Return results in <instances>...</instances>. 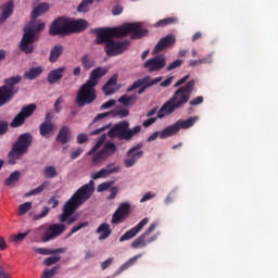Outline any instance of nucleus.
Instances as JSON below:
<instances>
[{"label": "nucleus", "instance_id": "1", "mask_svg": "<svg viewBox=\"0 0 278 278\" xmlns=\"http://www.w3.org/2000/svg\"><path fill=\"white\" fill-rule=\"evenodd\" d=\"M96 45H105L104 51L109 58L121 55L129 49L131 41H115L114 38H127L130 34L131 40H140L149 36V29L142 28V23H125L116 27L94 28Z\"/></svg>", "mask_w": 278, "mask_h": 278}, {"label": "nucleus", "instance_id": "2", "mask_svg": "<svg viewBox=\"0 0 278 278\" xmlns=\"http://www.w3.org/2000/svg\"><path fill=\"white\" fill-rule=\"evenodd\" d=\"M50 10L48 2H40L30 12L31 21L23 28V37L20 41V50L29 55L34 53V43L40 40V31L45 30V22H36V18L47 14Z\"/></svg>", "mask_w": 278, "mask_h": 278}, {"label": "nucleus", "instance_id": "3", "mask_svg": "<svg viewBox=\"0 0 278 278\" xmlns=\"http://www.w3.org/2000/svg\"><path fill=\"white\" fill-rule=\"evenodd\" d=\"M188 79H190V74L185 75L182 78L175 83L174 88L178 89L173 93L172 98L167 100L157 111V118H165V116H170V114H175L177 110L184 108L186 103H189L190 98L192 97V91L194 90V86H197V80L191 79L188 81Z\"/></svg>", "mask_w": 278, "mask_h": 278}, {"label": "nucleus", "instance_id": "4", "mask_svg": "<svg viewBox=\"0 0 278 278\" xmlns=\"http://www.w3.org/2000/svg\"><path fill=\"white\" fill-rule=\"evenodd\" d=\"M94 180H90L88 184L78 188L70 200L65 202L63 212L59 216L60 223H66V225L77 223V216H73V214H75V212H77L86 201H89V199L94 194Z\"/></svg>", "mask_w": 278, "mask_h": 278}, {"label": "nucleus", "instance_id": "5", "mask_svg": "<svg viewBox=\"0 0 278 278\" xmlns=\"http://www.w3.org/2000/svg\"><path fill=\"white\" fill-rule=\"evenodd\" d=\"M34 144V135L25 132L18 136L16 142L13 143L11 151L8 153L9 164H16V160H21L29 153V147Z\"/></svg>", "mask_w": 278, "mask_h": 278}, {"label": "nucleus", "instance_id": "6", "mask_svg": "<svg viewBox=\"0 0 278 278\" xmlns=\"http://www.w3.org/2000/svg\"><path fill=\"white\" fill-rule=\"evenodd\" d=\"M142 131V126L137 125L134 128H129V122L123 121L115 124L108 132L109 138H117V140H126L129 142L134 136Z\"/></svg>", "mask_w": 278, "mask_h": 278}, {"label": "nucleus", "instance_id": "7", "mask_svg": "<svg viewBox=\"0 0 278 278\" xmlns=\"http://www.w3.org/2000/svg\"><path fill=\"white\" fill-rule=\"evenodd\" d=\"M93 101H97V86L86 81L79 87L75 103L77 108H85V105H91Z\"/></svg>", "mask_w": 278, "mask_h": 278}, {"label": "nucleus", "instance_id": "8", "mask_svg": "<svg viewBox=\"0 0 278 278\" xmlns=\"http://www.w3.org/2000/svg\"><path fill=\"white\" fill-rule=\"evenodd\" d=\"M22 79L23 78L17 75L4 80V85L0 87V108L8 105V103L14 99V96L18 92V89H14V87L16 84H21Z\"/></svg>", "mask_w": 278, "mask_h": 278}, {"label": "nucleus", "instance_id": "9", "mask_svg": "<svg viewBox=\"0 0 278 278\" xmlns=\"http://www.w3.org/2000/svg\"><path fill=\"white\" fill-rule=\"evenodd\" d=\"M199 121V116H192L188 119H178L173 125L165 127L161 130V140L166 138H173V136H177L180 129H190V127H194V124Z\"/></svg>", "mask_w": 278, "mask_h": 278}, {"label": "nucleus", "instance_id": "10", "mask_svg": "<svg viewBox=\"0 0 278 278\" xmlns=\"http://www.w3.org/2000/svg\"><path fill=\"white\" fill-rule=\"evenodd\" d=\"M156 227H157V223L153 222L149 226L147 231L141 233L137 239H135L132 241L131 248L132 249H144V247H147V244H151V243L155 242L157 240V238L160 237V232H156L152 236H151V233H153V231H155Z\"/></svg>", "mask_w": 278, "mask_h": 278}, {"label": "nucleus", "instance_id": "11", "mask_svg": "<svg viewBox=\"0 0 278 278\" xmlns=\"http://www.w3.org/2000/svg\"><path fill=\"white\" fill-rule=\"evenodd\" d=\"M162 81V77H156L151 79V76H146L143 78L137 79L127 90L126 92H134L137 90V94H144L147 92V88H151V86H155V84H160Z\"/></svg>", "mask_w": 278, "mask_h": 278}, {"label": "nucleus", "instance_id": "12", "mask_svg": "<svg viewBox=\"0 0 278 278\" xmlns=\"http://www.w3.org/2000/svg\"><path fill=\"white\" fill-rule=\"evenodd\" d=\"M50 36H70L68 20L59 17L52 22L49 28Z\"/></svg>", "mask_w": 278, "mask_h": 278}, {"label": "nucleus", "instance_id": "13", "mask_svg": "<svg viewBox=\"0 0 278 278\" xmlns=\"http://www.w3.org/2000/svg\"><path fill=\"white\" fill-rule=\"evenodd\" d=\"M64 231H66V225L52 224L41 235V241L51 242V240H55V238H60V236H62Z\"/></svg>", "mask_w": 278, "mask_h": 278}, {"label": "nucleus", "instance_id": "14", "mask_svg": "<svg viewBox=\"0 0 278 278\" xmlns=\"http://www.w3.org/2000/svg\"><path fill=\"white\" fill-rule=\"evenodd\" d=\"M142 143H137L127 151V159L124 161V166L126 168H131V166H136L138 160H140V157L144 155V151L140 150L142 149Z\"/></svg>", "mask_w": 278, "mask_h": 278}, {"label": "nucleus", "instance_id": "15", "mask_svg": "<svg viewBox=\"0 0 278 278\" xmlns=\"http://www.w3.org/2000/svg\"><path fill=\"white\" fill-rule=\"evenodd\" d=\"M34 112H36V104L31 103L23 106L18 114L13 118L11 127H21L22 125H25L26 118H29Z\"/></svg>", "mask_w": 278, "mask_h": 278}, {"label": "nucleus", "instance_id": "16", "mask_svg": "<svg viewBox=\"0 0 278 278\" xmlns=\"http://www.w3.org/2000/svg\"><path fill=\"white\" fill-rule=\"evenodd\" d=\"M166 66V56L164 55H156L152 59H149L144 64L143 67L148 68L150 73H155L157 71H162Z\"/></svg>", "mask_w": 278, "mask_h": 278}, {"label": "nucleus", "instance_id": "17", "mask_svg": "<svg viewBox=\"0 0 278 278\" xmlns=\"http://www.w3.org/2000/svg\"><path fill=\"white\" fill-rule=\"evenodd\" d=\"M117 151L116 144L112 142H106L98 153L93 155L92 161L99 162V160H108V157H112Z\"/></svg>", "mask_w": 278, "mask_h": 278}, {"label": "nucleus", "instance_id": "18", "mask_svg": "<svg viewBox=\"0 0 278 278\" xmlns=\"http://www.w3.org/2000/svg\"><path fill=\"white\" fill-rule=\"evenodd\" d=\"M131 210V205H129V203L124 202L122 204H119V206L117 207V210L114 212L113 216H112V225H118V223L125 220V217L129 214Z\"/></svg>", "mask_w": 278, "mask_h": 278}, {"label": "nucleus", "instance_id": "19", "mask_svg": "<svg viewBox=\"0 0 278 278\" xmlns=\"http://www.w3.org/2000/svg\"><path fill=\"white\" fill-rule=\"evenodd\" d=\"M149 224V217H144L137 226L131 228L130 230L126 231L121 238L119 242H125L127 240H131L132 238H136L139 232L147 227Z\"/></svg>", "mask_w": 278, "mask_h": 278}, {"label": "nucleus", "instance_id": "20", "mask_svg": "<svg viewBox=\"0 0 278 278\" xmlns=\"http://www.w3.org/2000/svg\"><path fill=\"white\" fill-rule=\"evenodd\" d=\"M177 42L175 35H167L159 40L153 49V54L162 53L165 49L173 47Z\"/></svg>", "mask_w": 278, "mask_h": 278}, {"label": "nucleus", "instance_id": "21", "mask_svg": "<svg viewBox=\"0 0 278 278\" xmlns=\"http://www.w3.org/2000/svg\"><path fill=\"white\" fill-rule=\"evenodd\" d=\"M68 34H79L88 29V21L86 20H73L67 21Z\"/></svg>", "mask_w": 278, "mask_h": 278}, {"label": "nucleus", "instance_id": "22", "mask_svg": "<svg viewBox=\"0 0 278 278\" xmlns=\"http://www.w3.org/2000/svg\"><path fill=\"white\" fill-rule=\"evenodd\" d=\"M55 140L59 142V144H68V142L73 140V131L71 130V126H62L59 129Z\"/></svg>", "mask_w": 278, "mask_h": 278}, {"label": "nucleus", "instance_id": "23", "mask_svg": "<svg viewBox=\"0 0 278 278\" xmlns=\"http://www.w3.org/2000/svg\"><path fill=\"white\" fill-rule=\"evenodd\" d=\"M128 115H129V109H117L115 111L98 114L94 117L93 123H97L98 121H103V118H106V116H118L119 118H126V116Z\"/></svg>", "mask_w": 278, "mask_h": 278}, {"label": "nucleus", "instance_id": "24", "mask_svg": "<svg viewBox=\"0 0 278 278\" xmlns=\"http://www.w3.org/2000/svg\"><path fill=\"white\" fill-rule=\"evenodd\" d=\"M108 75V68L105 67H97L91 71L89 79L87 80L88 84H91L92 86L99 85V79L101 77H105Z\"/></svg>", "mask_w": 278, "mask_h": 278}, {"label": "nucleus", "instance_id": "25", "mask_svg": "<svg viewBox=\"0 0 278 278\" xmlns=\"http://www.w3.org/2000/svg\"><path fill=\"white\" fill-rule=\"evenodd\" d=\"M58 127L53 122H42L39 125V134L41 138H49V136H53V131H55Z\"/></svg>", "mask_w": 278, "mask_h": 278}, {"label": "nucleus", "instance_id": "26", "mask_svg": "<svg viewBox=\"0 0 278 278\" xmlns=\"http://www.w3.org/2000/svg\"><path fill=\"white\" fill-rule=\"evenodd\" d=\"M1 14H0V25H3V23L7 22L12 14H14V2L9 1L1 5Z\"/></svg>", "mask_w": 278, "mask_h": 278}, {"label": "nucleus", "instance_id": "27", "mask_svg": "<svg viewBox=\"0 0 278 278\" xmlns=\"http://www.w3.org/2000/svg\"><path fill=\"white\" fill-rule=\"evenodd\" d=\"M66 72V67H59L56 70H52L48 74V84H58V81H62V77H64V73Z\"/></svg>", "mask_w": 278, "mask_h": 278}, {"label": "nucleus", "instance_id": "28", "mask_svg": "<svg viewBox=\"0 0 278 278\" xmlns=\"http://www.w3.org/2000/svg\"><path fill=\"white\" fill-rule=\"evenodd\" d=\"M118 81V74H114L106 84L102 87V90L106 97H110L111 94H114L116 92V89L112 86H116V83Z\"/></svg>", "mask_w": 278, "mask_h": 278}, {"label": "nucleus", "instance_id": "29", "mask_svg": "<svg viewBox=\"0 0 278 278\" xmlns=\"http://www.w3.org/2000/svg\"><path fill=\"white\" fill-rule=\"evenodd\" d=\"M62 53H64V46L55 45L50 50L49 62L51 64H55V62H58V60H60V58L62 56Z\"/></svg>", "mask_w": 278, "mask_h": 278}, {"label": "nucleus", "instance_id": "30", "mask_svg": "<svg viewBox=\"0 0 278 278\" xmlns=\"http://www.w3.org/2000/svg\"><path fill=\"white\" fill-rule=\"evenodd\" d=\"M43 72L45 70L42 68V66L29 68L27 72H25L24 79H29L30 81H34V79H38V77H40Z\"/></svg>", "mask_w": 278, "mask_h": 278}, {"label": "nucleus", "instance_id": "31", "mask_svg": "<svg viewBox=\"0 0 278 278\" xmlns=\"http://www.w3.org/2000/svg\"><path fill=\"white\" fill-rule=\"evenodd\" d=\"M33 250L39 255H55L58 253H66V250L64 248H59L54 250H51L49 248H33Z\"/></svg>", "mask_w": 278, "mask_h": 278}, {"label": "nucleus", "instance_id": "32", "mask_svg": "<svg viewBox=\"0 0 278 278\" xmlns=\"http://www.w3.org/2000/svg\"><path fill=\"white\" fill-rule=\"evenodd\" d=\"M140 257H142V254H137L135 256H132L131 258H129L126 263H124L116 271H115V277L121 275V273H125V270H127L129 267L134 266V264H136V262H138V260H140Z\"/></svg>", "mask_w": 278, "mask_h": 278}, {"label": "nucleus", "instance_id": "33", "mask_svg": "<svg viewBox=\"0 0 278 278\" xmlns=\"http://www.w3.org/2000/svg\"><path fill=\"white\" fill-rule=\"evenodd\" d=\"M140 257H142V254H137L135 256H132L131 258H129L126 263H124L116 271H115V277L121 275V273H125V270H127L129 267L134 266V264H136V262H138V260H140Z\"/></svg>", "mask_w": 278, "mask_h": 278}, {"label": "nucleus", "instance_id": "34", "mask_svg": "<svg viewBox=\"0 0 278 278\" xmlns=\"http://www.w3.org/2000/svg\"><path fill=\"white\" fill-rule=\"evenodd\" d=\"M96 233L100 235L99 240H106V238H110V236H112V229H110V224H101L96 230Z\"/></svg>", "mask_w": 278, "mask_h": 278}, {"label": "nucleus", "instance_id": "35", "mask_svg": "<svg viewBox=\"0 0 278 278\" xmlns=\"http://www.w3.org/2000/svg\"><path fill=\"white\" fill-rule=\"evenodd\" d=\"M21 180V173L18 170L13 172L10 176L4 180V186L8 188H12L18 184Z\"/></svg>", "mask_w": 278, "mask_h": 278}, {"label": "nucleus", "instance_id": "36", "mask_svg": "<svg viewBox=\"0 0 278 278\" xmlns=\"http://www.w3.org/2000/svg\"><path fill=\"white\" fill-rule=\"evenodd\" d=\"M114 170L106 169L105 167L91 175V179H105L110 177Z\"/></svg>", "mask_w": 278, "mask_h": 278}, {"label": "nucleus", "instance_id": "37", "mask_svg": "<svg viewBox=\"0 0 278 278\" xmlns=\"http://www.w3.org/2000/svg\"><path fill=\"white\" fill-rule=\"evenodd\" d=\"M47 188H49V182L43 181L39 187L27 192L25 197H35L36 194H40L41 192H43V190H47Z\"/></svg>", "mask_w": 278, "mask_h": 278}, {"label": "nucleus", "instance_id": "38", "mask_svg": "<svg viewBox=\"0 0 278 278\" xmlns=\"http://www.w3.org/2000/svg\"><path fill=\"white\" fill-rule=\"evenodd\" d=\"M83 68H85V71H90V68H92V66H94V60H92L88 54H85L81 59H80Z\"/></svg>", "mask_w": 278, "mask_h": 278}, {"label": "nucleus", "instance_id": "39", "mask_svg": "<svg viewBox=\"0 0 278 278\" xmlns=\"http://www.w3.org/2000/svg\"><path fill=\"white\" fill-rule=\"evenodd\" d=\"M97 1H101V0H97ZM92 3H94V0H83L80 4L77 7V12H83L84 14H86V12L90 10V5H92Z\"/></svg>", "mask_w": 278, "mask_h": 278}, {"label": "nucleus", "instance_id": "40", "mask_svg": "<svg viewBox=\"0 0 278 278\" xmlns=\"http://www.w3.org/2000/svg\"><path fill=\"white\" fill-rule=\"evenodd\" d=\"M174 23H177L176 17H167L156 22L154 27H167V25H174Z\"/></svg>", "mask_w": 278, "mask_h": 278}, {"label": "nucleus", "instance_id": "41", "mask_svg": "<svg viewBox=\"0 0 278 278\" xmlns=\"http://www.w3.org/2000/svg\"><path fill=\"white\" fill-rule=\"evenodd\" d=\"M138 101V98L136 96H122L118 99V103H122V105H129V103H136Z\"/></svg>", "mask_w": 278, "mask_h": 278}, {"label": "nucleus", "instance_id": "42", "mask_svg": "<svg viewBox=\"0 0 278 278\" xmlns=\"http://www.w3.org/2000/svg\"><path fill=\"white\" fill-rule=\"evenodd\" d=\"M43 175L46 179H53V177H58V169L53 166H47L43 169Z\"/></svg>", "mask_w": 278, "mask_h": 278}, {"label": "nucleus", "instance_id": "43", "mask_svg": "<svg viewBox=\"0 0 278 278\" xmlns=\"http://www.w3.org/2000/svg\"><path fill=\"white\" fill-rule=\"evenodd\" d=\"M59 266L52 267L51 269H46L42 275L41 278H52L55 277V275H58V270H59Z\"/></svg>", "mask_w": 278, "mask_h": 278}, {"label": "nucleus", "instance_id": "44", "mask_svg": "<svg viewBox=\"0 0 278 278\" xmlns=\"http://www.w3.org/2000/svg\"><path fill=\"white\" fill-rule=\"evenodd\" d=\"M33 204L31 202H25L18 206V214L20 216H24V214L28 213L31 210Z\"/></svg>", "mask_w": 278, "mask_h": 278}, {"label": "nucleus", "instance_id": "45", "mask_svg": "<svg viewBox=\"0 0 278 278\" xmlns=\"http://www.w3.org/2000/svg\"><path fill=\"white\" fill-rule=\"evenodd\" d=\"M88 225H90L88 222H84V223H80L77 226H74L72 228V230L70 231V233L66 236V238H71V236H73V233H77V231H80V229H84V228L88 227Z\"/></svg>", "mask_w": 278, "mask_h": 278}, {"label": "nucleus", "instance_id": "46", "mask_svg": "<svg viewBox=\"0 0 278 278\" xmlns=\"http://www.w3.org/2000/svg\"><path fill=\"white\" fill-rule=\"evenodd\" d=\"M112 186H114V181L102 182L97 187V192H105L106 190H110Z\"/></svg>", "mask_w": 278, "mask_h": 278}, {"label": "nucleus", "instance_id": "47", "mask_svg": "<svg viewBox=\"0 0 278 278\" xmlns=\"http://www.w3.org/2000/svg\"><path fill=\"white\" fill-rule=\"evenodd\" d=\"M60 260H62V257H60V256H50L43 261V264H45V266H53V264H58V262H60Z\"/></svg>", "mask_w": 278, "mask_h": 278}, {"label": "nucleus", "instance_id": "48", "mask_svg": "<svg viewBox=\"0 0 278 278\" xmlns=\"http://www.w3.org/2000/svg\"><path fill=\"white\" fill-rule=\"evenodd\" d=\"M205 101V98H203V96H198L193 99H191L189 101V105H191L192 108L197 106V105H201L203 104V102Z\"/></svg>", "mask_w": 278, "mask_h": 278}, {"label": "nucleus", "instance_id": "49", "mask_svg": "<svg viewBox=\"0 0 278 278\" xmlns=\"http://www.w3.org/2000/svg\"><path fill=\"white\" fill-rule=\"evenodd\" d=\"M106 170H113L111 172V175H114L116 173H121V166L116 165V163H109L106 167H104Z\"/></svg>", "mask_w": 278, "mask_h": 278}, {"label": "nucleus", "instance_id": "50", "mask_svg": "<svg viewBox=\"0 0 278 278\" xmlns=\"http://www.w3.org/2000/svg\"><path fill=\"white\" fill-rule=\"evenodd\" d=\"M26 236H29V230L26 232H20L18 235H13L12 240H13V242H23V239Z\"/></svg>", "mask_w": 278, "mask_h": 278}, {"label": "nucleus", "instance_id": "51", "mask_svg": "<svg viewBox=\"0 0 278 278\" xmlns=\"http://www.w3.org/2000/svg\"><path fill=\"white\" fill-rule=\"evenodd\" d=\"M182 64L184 60H176L167 66V71H175V68H179Z\"/></svg>", "mask_w": 278, "mask_h": 278}, {"label": "nucleus", "instance_id": "52", "mask_svg": "<svg viewBox=\"0 0 278 278\" xmlns=\"http://www.w3.org/2000/svg\"><path fill=\"white\" fill-rule=\"evenodd\" d=\"M201 64H212L214 62V53H208L203 59H200Z\"/></svg>", "mask_w": 278, "mask_h": 278}, {"label": "nucleus", "instance_id": "53", "mask_svg": "<svg viewBox=\"0 0 278 278\" xmlns=\"http://www.w3.org/2000/svg\"><path fill=\"white\" fill-rule=\"evenodd\" d=\"M9 124L5 121H0V136H5L8 134Z\"/></svg>", "mask_w": 278, "mask_h": 278}, {"label": "nucleus", "instance_id": "54", "mask_svg": "<svg viewBox=\"0 0 278 278\" xmlns=\"http://www.w3.org/2000/svg\"><path fill=\"white\" fill-rule=\"evenodd\" d=\"M112 264H114V257H109L108 260L102 262V264H101L102 270H106V268H110V266H112Z\"/></svg>", "mask_w": 278, "mask_h": 278}, {"label": "nucleus", "instance_id": "55", "mask_svg": "<svg viewBox=\"0 0 278 278\" xmlns=\"http://www.w3.org/2000/svg\"><path fill=\"white\" fill-rule=\"evenodd\" d=\"M116 194H118V187H111L110 195L108 197V201H112L116 199Z\"/></svg>", "mask_w": 278, "mask_h": 278}, {"label": "nucleus", "instance_id": "56", "mask_svg": "<svg viewBox=\"0 0 278 278\" xmlns=\"http://www.w3.org/2000/svg\"><path fill=\"white\" fill-rule=\"evenodd\" d=\"M161 134H162L161 130L153 132L152 135H150L148 137L147 142H153V141L157 140V138L162 139V135Z\"/></svg>", "mask_w": 278, "mask_h": 278}, {"label": "nucleus", "instance_id": "57", "mask_svg": "<svg viewBox=\"0 0 278 278\" xmlns=\"http://www.w3.org/2000/svg\"><path fill=\"white\" fill-rule=\"evenodd\" d=\"M157 118H160V117H157V115H156V117H150V118L143 121L142 125L144 127H151V125H153L154 123H157Z\"/></svg>", "mask_w": 278, "mask_h": 278}, {"label": "nucleus", "instance_id": "58", "mask_svg": "<svg viewBox=\"0 0 278 278\" xmlns=\"http://www.w3.org/2000/svg\"><path fill=\"white\" fill-rule=\"evenodd\" d=\"M114 105H116V101L109 100L101 105V110H110V108H114Z\"/></svg>", "mask_w": 278, "mask_h": 278}, {"label": "nucleus", "instance_id": "59", "mask_svg": "<svg viewBox=\"0 0 278 278\" xmlns=\"http://www.w3.org/2000/svg\"><path fill=\"white\" fill-rule=\"evenodd\" d=\"M78 144H85L88 141V135L79 134L76 138Z\"/></svg>", "mask_w": 278, "mask_h": 278}, {"label": "nucleus", "instance_id": "60", "mask_svg": "<svg viewBox=\"0 0 278 278\" xmlns=\"http://www.w3.org/2000/svg\"><path fill=\"white\" fill-rule=\"evenodd\" d=\"M84 153V149L77 148L75 151L72 152L71 154V160H77Z\"/></svg>", "mask_w": 278, "mask_h": 278}, {"label": "nucleus", "instance_id": "61", "mask_svg": "<svg viewBox=\"0 0 278 278\" xmlns=\"http://www.w3.org/2000/svg\"><path fill=\"white\" fill-rule=\"evenodd\" d=\"M174 79H175V76H170V77L166 78L164 81L161 83V87L168 88V86H170V84H173Z\"/></svg>", "mask_w": 278, "mask_h": 278}, {"label": "nucleus", "instance_id": "62", "mask_svg": "<svg viewBox=\"0 0 278 278\" xmlns=\"http://www.w3.org/2000/svg\"><path fill=\"white\" fill-rule=\"evenodd\" d=\"M112 14H113V16H118V15L123 14V7L115 5L112 10Z\"/></svg>", "mask_w": 278, "mask_h": 278}, {"label": "nucleus", "instance_id": "63", "mask_svg": "<svg viewBox=\"0 0 278 278\" xmlns=\"http://www.w3.org/2000/svg\"><path fill=\"white\" fill-rule=\"evenodd\" d=\"M155 197V194H152L151 192H147L140 200V203H144L147 201H151V199H153Z\"/></svg>", "mask_w": 278, "mask_h": 278}, {"label": "nucleus", "instance_id": "64", "mask_svg": "<svg viewBox=\"0 0 278 278\" xmlns=\"http://www.w3.org/2000/svg\"><path fill=\"white\" fill-rule=\"evenodd\" d=\"M48 205H51V207L53 210H55V207H58V205H60V201H58V199L55 198H51L49 201H48Z\"/></svg>", "mask_w": 278, "mask_h": 278}]
</instances>
